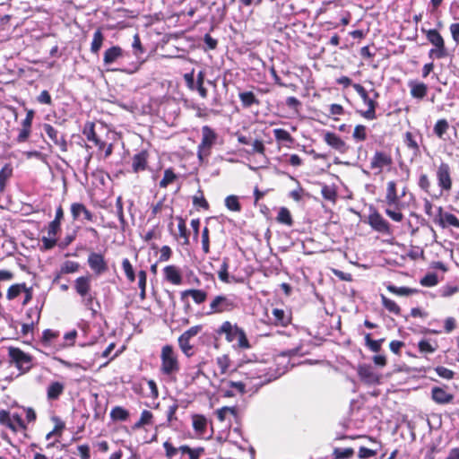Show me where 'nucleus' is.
Returning <instances> with one entry per match:
<instances>
[{
	"mask_svg": "<svg viewBox=\"0 0 459 459\" xmlns=\"http://www.w3.org/2000/svg\"><path fill=\"white\" fill-rule=\"evenodd\" d=\"M179 370L178 353L171 345H164L160 351V373L169 378H175Z\"/></svg>",
	"mask_w": 459,
	"mask_h": 459,
	"instance_id": "obj_1",
	"label": "nucleus"
},
{
	"mask_svg": "<svg viewBox=\"0 0 459 459\" xmlns=\"http://www.w3.org/2000/svg\"><path fill=\"white\" fill-rule=\"evenodd\" d=\"M218 333L224 334L229 342H237L234 345L236 348L243 350L250 348L245 331L236 324H231L230 321L223 322L218 330Z\"/></svg>",
	"mask_w": 459,
	"mask_h": 459,
	"instance_id": "obj_2",
	"label": "nucleus"
},
{
	"mask_svg": "<svg viewBox=\"0 0 459 459\" xmlns=\"http://www.w3.org/2000/svg\"><path fill=\"white\" fill-rule=\"evenodd\" d=\"M240 373L246 377L247 380H257L253 386H262L273 379L267 372L266 365L263 362L249 363L242 367Z\"/></svg>",
	"mask_w": 459,
	"mask_h": 459,
	"instance_id": "obj_3",
	"label": "nucleus"
},
{
	"mask_svg": "<svg viewBox=\"0 0 459 459\" xmlns=\"http://www.w3.org/2000/svg\"><path fill=\"white\" fill-rule=\"evenodd\" d=\"M236 298L232 295H217L210 303V310L207 315L231 312L237 307Z\"/></svg>",
	"mask_w": 459,
	"mask_h": 459,
	"instance_id": "obj_4",
	"label": "nucleus"
},
{
	"mask_svg": "<svg viewBox=\"0 0 459 459\" xmlns=\"http://www.w3.org/2000/svg\"><path fill=\"white\" fill-rule=\"evenodd\" d=\"M423 31L426 33L427 39L434 46L429 50V57L441 59L447 56L445 47V41L441 34L437 30H428Z\"/></svg>",
	"mask_w": 459,
	"mask_h": 459,
	"instance_id": "obj_5",
	"label": "nucleus"
},
{
	"mask_svg": "<svg viewBox=\"0 0 459 459\" xmlns=\"http://www.w3.org/2000/svg\"><path fill=\"white\" fill-rule=\"evenodd\" d=\"M8 356L10 362L14 364L22 374L28 372L32 367L31 357L19 348L10 347Z\"/></svg>",
	"mask_w": 459,
	"mask_h": 459,
	"instance_id": "obj_6",
	"label": "nucleus"
},
{
	"mask_svg": "<svg viewBox=\"0 0 459 459\" xmlns=\"http://www.w3.org/2000/svg\"><path fill=\"white\" fill-rule=\"evenodd\" d=\"M247 385V383L242 381L222 379L220 385V392L224 397H234L237 394H245Z\"/></svg>",
	"mask_w": 459,
	"mask_h": 459,
	"instance_id": "obj_7",
	"label": "nucleus"
},
{
	"mask_svg": "<svg viewBox=\"0 0 459 459\" xmlns=\"http://www.w3.org/2000/svg\"><path fill=\"white\" fill-rule=\"evenodd\" d=\"M437 180L438 186L446 192L452 188L451 169L447 163L442 162L437 169Z\"/></svg>",
	"mask_w": 459,
	"mask_h": 459,
	"instance_id": "obj_8",
	"label": "nucleus"
},
{
	"mask_svg": "<svg viewBox=\"0 0 459 459\" xmlns=\"http://www.w3.org/2000/svg\"><path fill=\"white\" fill-rule=\"evenodd\" d=\"M392 157L384 152H376L370 160V169L375 171V175L380 174L384 168L392 164Z\"/></svg>",
	"mask_w": 459,
	"mask_h": 459,
	"instance_id": "obj_9",
	"label": "nucleus"
},
{
	"mask_svg": "<svg viewBox=\"0 0 459 459\" xmlns=\"http://www.w3.org/2000/svg\"><path fill=\"white\" fill-rule=\"evenodd\" d=\"M216 139L217 134L210 126H204L202 127V141L198 145V156L200 159H202V153L205 150L209 151L211 149Z\"/></svg>",
	"mask_w": 459,
	"mask_h": 459,
	"instance_id": "obj_10",
	"label": "nucleus"
},
{
	"mask_svg": "<svg viewBox=\"0 0 459 459\" xmlns=\"http://www.w3.org/2000/svg\"><path fill=\"white\" fill-rule=\"evenodd\" d=\"M0 423L8 427L13 431H17L19 429H26V426L20 415H10L8 411L4 410L0 411Z\"/></svg>",
	"mask_w": 459,
	"mask_h": 459,
	"instance_id": "obj_11",
	"label": "nucleus"
},
{
	"mask_svg": "<svg viewBox=\"0 0 459 459\" xmlns=\"http://www.w3.org/2000/svg\"><path fill=\"white\" fill-rule=\"evenodd\" d=\"M435 221L443 229L452 227L459 230V219L453 213L444 212L442 207H438Z\"/></svg>",
	"mask_w": 459,
	"mask_h": 459,
	"instance_id": "obj_12",
	"label": "nucleus"
},
{
	"mask_svg": "<svg viewBox=\"0 0 459 459\" xmlns=\"http://www.w3.org/2000/svg\"><path fill=\"white\" fill-rule=\"evenodd\" d=\"M88 264L96 275H100L108 271V264L103 255L92 252L88 256Z\"/></svg>",
	"mask_w": 459,
	"mask_h": 459,
	"instance_id": "obj_13",
	"label": "nucleus"
},
{
	"mask_svg": "<svg viewBox=\"0 0 459 459\" xmlns=\"http://www.w3.org/2000/svg\"><path fill=\"white\" fill-rule=\"evenodd\" d=\"M405 191L403 190L402 195L399 196L396 190V183L394 181H389L386 185L385 203L390 207L399 209L400 198L404 196Z\"/></svg>",
	"mask_w": 459,
	"mask_h": 459,
	"instance_id": "obj_14",
	"label": "nucleus"
},
{
	"mask_svg": "<svg viewBox=\"0 0 459 459\" xmlns=\"http://www.w3.org/2000/svg\"><path fill=\"white\" fill-rule=\"evenodd\" d=\"M324 141L340 153H345L348 149L345 142L335 133H325Z\"/></svg>",
	"mask_w": 459,
	"mask_h": 459,
	"instance_id": "obj_15",
	"label": "nucleus"
},
{
	"mask_svg": "<svg viewBox=\"0 0 459 459\" xmlns=\"http://www.w3.org/2000/svg\"><path fill=\"white\" fill-rule=\"evenodd\" d=\"M368 224L378 232L387 233L389 231L388 222L376 211L369 214Z\"/></svg>",
	"mask_w": 459,
	"mask_h": 459,
	"instance_id": "obj_16",
	"label": "nucleus"
},
{
	"mask_svg": "<svg viewBox=\"0 0 459 459\" xmlns=\"http://www.w3.org/2000/svg\"><path fill=\"white\" fill-rule=\"evenodd\" d=\"M372 92L373 98L370 97L366 100V101H363L368 108L364 111H360V115L368 120H374L377 118L376 108L377 106V102L376 100L378 98V93L376 91H372Z\"/></svg>",
	"mask_w": 459,
	"mask_h": 459,
	"instance_id": "obj_17",
	"label": "nucleus"
},
{
	"mask_svg": "<svg viewBox=\"0 0 459 459\" xmlns=\"http://www.w3.org/2000/svg\"><path fill=\"white\" fill-rule=\"evenodd\" d=\"M163 274L165 280L173 285H180L182 283L181 272L175 265H167L164 267Z\"/></svg>",
	"mask_w": 459,
	"mask_h": 459,
	"instance_id": "obj_18",
	"label": "nucleus"
},
{
	"mask_svg": "<svg viewBox=\"0 0 459 459\" xmlns=\"http://www.w3.org/2000/svg\"><path fill=\"white\" fill-rule=\"evenodd\" d=\"M71 213L74 220H80L82 216L83 219L92 221L93 214L81 203H74L71 205Z\"/></svg>",
	"mask_w": 459,
	"mask_h": 459,
	"instance_id": "obj_19",
	"label": "nucleus"
},
{
	"mask_svg": "<svg viewBox=\"0 0 459 459\" xmlns=\"http://www.w3.org/2000/svg\"><path fill=\"white\" fill-rule=\"evenodd\" d=\"M358 373L360 379L367 384H377L379 382L378 375L370 366H360Z\"/></svg>",
	"mask_w": 459,
	"mask_h": 459,
	"instance_id": "obj_20",
	"label": "nucleus"
},
{
	"mask_svg": "<svg viewBox=\"0 0 459 459\" xmlns=\"http://www.w3.org/2000/svg\"><path fill=\"white\" fill-rule=\"evenodd\" d=\"M90 276H81L74 281V289L80 296H87L91 292V282Z\"/></svg>",
	"mask_w": 459,
	"mask_h": 459,
	"instance_id": "obj_21",
	"label": "nucleus"
},
{
	"mask_svg": "<svg viewBox=\"0 0 459 459\" xmlns=\"http://www.w3.org/2000/svg\"><path fill=\"white\" fill-rule=\"evenodd\" d=\"M122 56H124L123 49L119 46H113L104 52L103 63L105 65H109Z\"/></svg>",
	"mask_w": 459,
	"mask_h": 459,
	"instance_id": "obj_22",
	"label": "nucleus"
},
{
	"mask_svg": "<svg viewBox=\"0 0 459 459\" xmlns=\"http://www.w3.org/2000/svg\"><path fill=\"white\" fill-rule=\"evenodd\" d=\"M147 160H148V153L146 151H142L139 153H136L133 157L132 161V169L134 173H138L140 171H143L147 167Z\"/></svg>",
	"mask_w": 459,
	"mask_h": 459,
	"instance_id": "obj_23",
	"label": "nucleus"
},
{
	"mask_svg": "<svg viewBox=\"0 0 459 459\" xmlns=\"http://www.w3.org/2000/svg\"><path fill=\"white\" fill-rule=\"evenodd\" d=\"M65 385L55 381L48 385L47 388V397L48 400H56L64 392Z\"/></svg>",
	"mask_w": 459,
	"mask_h": 459,
	"instance_id": "obj_24",
	"label": "nucleus"
},
{
	"mask_svg": "<svg viewBox=\"0 0 459 459\" xmlns=\"http://www.w3.org/2000/svg\"><path fill=\"white\" fill-rule=\"evenodd\" d=\"M408 85L411 89V94L413 98L423 99L427 94L428 88L427 85L423 82L410 81Z\"/></svg>",
	"mask_w": 459,
	"mask_h": 459,
	"instance_id": "obj_25",
	"label": "nucleus"
},
{
	"mask_svg": "<svg viewBox=\"0 0 459 459\" xmlns=\"http://www.w3.org/2000/svg\"><path fill=\"white\" fill-rule=\"evenodd\" d=\"M191 296L196 304H202L206 300L207 293L203 290L190 289L181 292V298Z\"/></svg>",
	"mask_w": 459,
	"mask_h": 459,
	"instance_id": "obj_26",
	"label": "nucleus"
},
{
	"mask_svg": "<svg viewBox=\"0 0 459 459\" xmlns=\"http://www.w3.org/2000/svg\"><path fill=\"white\" fill-rule=\"evenodd\" d=\"M432 399L437 403L445 404L452 401L453 395L440 387H434L432 389Z\"/></svg>",
	"mask_w": 459,
	"mask_h": 459,
	"instance_id": "obj_27",
	"label": "nucleus"
},
{
	"mask_svg": "<svg viewBox=\"0 0 459 459\" xmlns=\"http://www.w3.org/2000/svg\"><path fill=\"white\" fill-rule=\"evenodd\" d=\"M13 167L11 164H5L0 170V194L5 190L8 180L13 176Z\"/></svg>",
	"mask_w": 459,
	"mask_h": 459,
	"instance_id": "obj_28",
	"label": "nucleus"
},
{
	"mask_svg": "<svg viewBox=\"0 0 459 459\" xmlns=\"http://www.w3.org/2000/svg\"><path fill=\"white\" fill-rule=\"evenodd\" d=\"M153 414L151 411L143 410L140 419L134 424L133 429H140L145 426L152 424Z\"/></svg>",
	"mask_w": 459,
	"mask_h": 459,
	"instance_id": "obj_29",
	"label": "nucleus"
},
{
	"mask_svg": "<svg viewBox=\"0 0 459 459\" xmlns=\"http://www.w3.org/2000/svg\"><path fill=\"white\" fill-rule=\"evenodd\" d=\"M273 321L276 325H287L290 322V317L286 315L284 310L280 308L273 309Z\"/></svg>",
	"mask_w": 459,
	"mask_h": 459,
	"instance_id": "obj_30",
	"label": "nucleus"
},
{
	"mask_svg": "<svg viewBox=\"0 0 459 459\" xmlns=\"http://www.w3.org/2000/svg\"><path fill=\"white\" fill-rule=\"evenodd\" d=\"M193 428L200 435L204 434L207 428V420L203 415L193 416Z\"/></svg>",
	"mask_w": 459,
	"mask_h": 459,
	"instance_id": "obj_31",
	"label": "nucleus"
},
{
	"mask_svg": "<svg viewBox=\"0 0 459 459\" xmlns=\"http://www.w3.org/2000/svg\"><path fill=\"white\" fill-rule=\"evenodd\" d=\"M103 41H104V35H103L101 30L98 29L93 34V39H92V41L91 44V51L93 54H97L100 51V49L101 48Z\"/></svg>",
	"mask_w": 459,
	"mask_h": 459,
	"instance_id": "obj_32",
	"label": "nucleus"
},
{
	"mask_svg": "<svg viewBox=\"0 0 459 459\" xmlns=\"http://www.w3.org/2000/svg\"><path fill=\"white\" fill-rule=\"evenodd\" d=\"M190 341L191 339L183 335H180L178 340L181 351L188 358L194 354L193 345L190 343Z\"/></svg>",
	"mask_w": 459,
	"mask_h": 459,
	"instance_id": "obj_33",
	"label": "nucleus"
},
{
	"mask_svg": "<svg viewBox=\"0 0 459 459\" xmlns=\"http://www.w3.org/2000/svg\"><path fill=\"white\" fill-rule=\"evenodd\" d=\"M238 97L245 108H249L253 104H258V100L252 91L240 92Z\"/></svg>",
	"mask_w": 459,
	"mask_h": 459,
	"instance_id": "obj_34",
	"label": "nucleus"
},
{
	"mask_svg": "<svg viewBox=\"0 0 459 459\" xmlns=\"http://www.w3.org/2000/svg\"><path fill=\"white\" fill-rule=\"evenodd\" d=\"M23 290H25V283L13 284L7 290L6 299L8 300H13L21 295Z\"/></svg>",
	"mask_w": 459,
	"mask_h": 459,
	"instance_id": "obj_35",
	"label": "nucleus"
},
{
	"mask_svg": "<svg viewBox=\"0 0 459 459\" xmlns=\"http://www.w3.org/2000/svg\"><path fill=\"white\" fill-rule=\"evenodd\" d=\"M110 417L113 420H126L129 417L127 410L120 406L114 407L110 411Z\"/></svg>",
	"mask_w": 459,
	"mask_h": 459,
	"instance_id": "obj_36",
	"label": "nucleus"
},
{
	"mask_svg": "<svg viewBox=\"0 0 459 459\" xmlns=\"http://www.w3.org/2000/svg\"><path fill=\"white\" fill-rule=\"evenodd\" d=\"M381 300L383 307L388 310L390 313L394 315H399L401 312L400 307L392 299L386 298L385 295L381 294Z\"/></svg>",
	"mask_w": 459,
	"mask_h": 459,
	"instance_id": "obj_37",
	"label": "nucleus"
},
{
	"mask_svg": "<svg viewBox=\"0 0 459 459\" xmlns=\"http://www.w3.org/2000/svg\"><path fill=\"white\" fill-rule=\"evenodd\" d=\"M449 124L446 119H439L434 126V134L440 139H443L444 134L447 132Z\"/></svg>",
	"mask_w": 459,
	"mask_h": 459,
	"instance_id": "obj_38",
	"label": "nucleus"
},
{
	"mask_svg": "<svg viewBox=\"0 0 459 459\" xmlns=\"http://www.w3.org/2000/svg\"><path fill=\"white\" fill-rule=\"evenodd\" d=\"M216 365L221 374H226L230 367V359L228 355H222L216 359Z\"/></svg>",
	"mask_w": 459,
	"mask_h": 459,
	"instance_id": "obj_39",
	"label": "nucleus"
},
{
	"mask_svg": "<svg viewBox=\"0 0 459 459\" xmlns=\"http://www.w3.org/2000/svg\"><path fill=\"white\" fill-rule=\"evenodd\" d=\"M225 206L232 212H240L241 205L237 195H229L225 198Z\"/></svg>",
	"mask_w": 459,
	"mask_h": 459,
	"instance_id": "obj_40",
	"label": "nucleus"
},
{
	"mask_svg": "<svg viewBox=\"0 0 459 459\" xmlns=\"http://www.w3.org/2000/svg\"><path fill=\"white\" fill-rule=\"evenodd\" d=\"M277 221L288 226H290L292 224L291 215L287 208L281 207L277 215Z\"/></svg>",
	"mask_w": 459,
	"mask_h": 459,
	"instance_id": "obj_41",
	"label": "nucleus"
},
{
	"mask_svg": "<svg viewBox=\"0 0 459 459\" xmlns=\"http://www.w3.org/2000/svg\"><path fill=\"white\" fill-rule=\"evenodd\" d=\"M178 233H179V237L182 238L184 240L183 245H189V236L187 233L186 221L181 217L178 218Z\"/></svg>",
	"mask_w": 459,
	"mask_h": 459,
	"instance_id": "obj_42",
	"label": "nucleus"
},
{
	"mask_svg": "<svg viewBox=\"0 0 459 459\" xmlns=\"http://www.w3.org/2000/svg\"><path fill=\"white\" fill-rule=\"evenodd\" d=\"M177 178L176 174L171 169H168L164 171L163 178L160 181V186L166 188L169 184L173 183Z\"/></svg>",
	"mask_w": 459,
	"mask_h": 459,
	"instance_id": "obj_43",
	"label": "nucleus"
},
{
	"mask_svg": "<svg viewBox=\"0 0 459 459\" xmlns=\"http://www.w3.org/2000/svg\"><path fill=\"white\" fill-rule=\"evenodd\" d=\"M273 135L275 139L279 142H290L291 143L293 141L290 134L282 128H275L273 130Z\"/></svg>",
	"mask_w": 459,
	"mask_h": 459,
	"instance_id": "obj_44",
	"label": "nucleus"
},
{
	"mask_svg": "<svg viewBox=\"0 0 459 459\" xmlns=\"http://www.w3.org/2000/svg\"><path fill=\"white\" fill-rule=\"evenodd\" d=\"M352 137L357 142H362L367 139V127L363 125H358L355 126Z\"/></svg>",
	"mask_w": 459,
	"mask_h": 459,
	"instance_id": "obj_45",
	"label": "nucleus"
},
{
	"mask_svg": "<svg viewBox=\"0 0 459 459\" xmlns=\"http://www.w3.org/2000/svg\"><path fill=\"white\" fill-rule=\"evenodd\" d=\"M122 267H123V270L125 272V274H126L127 280L131 282L134 281L135 274H134L133 266L127 258H125L122 261Z\"/></svg>",
	"mask_w": 459,
	"mask_h": 459,
	"instance_id": "obj_46",
	"label": "nucleus"
},
{
	"mask_svg": "<svg viewBox=\"0 0 459 459\" xmlns=\"http://www.w3.org/2000/svg\"><path fill=\"white\" fill-rule=\"evenodd\" d=\"M419 350L421 353H434L437 345H432L428 340H421L418 343Z\"/></svg>",
	"mask_w": 459,
	"mask_h": 459,
	"instance_id": "obj_47",
	"label": "nucleus"
},
{
	"mask_svg": "<svg viewBox=\"0 0 459 459\" xmlns=\"http://www.w3.org/2000/svg\"><path fill=\"white\" fill-rule=\"evenodd\" d=\"M404 143L409 149L413 151L414 154H417L419 152L420 148L418 143L416 142L411 132H407L405 134Z\"/></svg>",
	"mask_w": 459,
	"mask_h": 459,
	"instance_id": "obj_48",
	"label": "nucleus"
},
{
	"mask_svg": "<svg viewBox=\"0 0 459 459\" xmlns=\"http://www.w3.org/2000/svg\"><path fill=\"white\" fill-rule=\"evenodd\" d=\"M387 290L399 296H408L414 292L412 289L407 287H396L394 285H388Z\"/></svg>",
	"mask_w": 459,
	"mask_h": 459,
	"instance_id": "obj_49",
	"label": "nucleus"
},
{
	"mask_svg": "<svg viewBox=\"0 0 459 459\" xmlns=\"http://www.w3.org/2000/svg\"><path fill=\"white\" fill-rule=\"evenodd\" d=\"M79 264L75 261H65L61 266L62 273H73L79 270Z\"/></svg>",
	"mask_w": 459,
	"mask_h": 459,
	"instance_id": "obj_50",
	"label": "nucleus"
},
{
	"mask_svg": "<svg viewBox=\"0 0 459 459\" xmlns=\"http://www.w3.org/2000/svg\"><path fill=\"white\" fill-rule=\"evenodd\" d=\"M132 48H133L134 55L135 56L136 58H140V56L144 53V49L142 46L140 37L138 34H134V36Z\"/></svg>",
	"mask_w": 459,
	"mask_h": 459,
	"instance_id": "obj_51",
	"label": "nucleus"
},
{
	"mask_svg": "<svg viewBox=\"0 0 459 459\" xmlns=\"http://www.w3.org/2000/svg\"><path fill=\"white\" fill-rule=\"evenodd\" d=\"M228 269H229L228 259L225 258L222 262L220 271L218 272L219 279L225 283L230 282V276L228 273Z\"/></svg>",
	"mask_w": 459,
	"mask_h": 459,
	"instance_id": "obj_52",
	"label": "nucleus"
},
{
	"mask_svg": "<svg viewBox=\"0 0 459 459\" xmlns=\"http://www.w3.org/2000/svg\"><path fill=\"white\" fill-rule=\"evenodd\" d=\"M216 414H217V418L220 421H224V420H226L228 415H230V414L235 415L236 410L234 407L225 406V407L219 409L217 411Z\"/></svg>",
	"mask_w": 459,
	"mask_h": 459,
	"instance_id": "obj_53",
	"label": "nucleus"
},
{
	"mask_svg": "<svg viewBox=\"0 0 459 459\" xmlns=\"http://www.w3.org/2000/svg\"><path fill=\"white\" fill-rule=\"evenodd\" d=\"M437 282V276L435 273H428L420 280V284L426 287L436 286Z\"/></svg>",
	"mask_w": 459,
	"mask_h": 459,
	"instance_id": "obj_54",
	"label": "nucleus"
},
{
	"mask_svg": "<svg viewBox=\"0 0 459 459\" xmlns=\"http://www.w3.org/2000/svg\"><path fill=\"white\" fill-rule=\"evenodd\" d=\"M435 371L438 377L447 380L452 379L455 375L454 371L442 366L437 367L435 368Z\"/></svg>",
	"mask_w": 459,
	"mask_h": 459,
	"instance_id": "obj_55",
	"label": "nucleus"
},
{
	"mask_svg": "<svg viewBox=\"0 0 459 459\" xmlns=\"http://www.w3.org/2000/svg\"><path fill=\"white\" fill-rule=\"evenodd\" d=\"M202 248L204 254L210 252L209 230L207 227H205L202 232Z\"/></svg>",
	"mask_w": 459,
	"mask_h": 459,
	"instance_id": "obj_56",
	"label": "nucleus"
},
{
	"mask_svg": "<svg viewBox=\"0 0 459 459\" xmlns=\"http://www.w3.org/2000/svg\"><path fill=\"white\" fill-rule=\"evenodd\" d=\"M333 455L338 459L349 458L353 455L351 448H335Z\"/></svg>",
	"mask_w": 459,
	"mask_h": 459,
	"instance_id": "obj_57",
	"label": "nucleus"
},
{
	"mask_svg": "<svg viewBox=\"0 0 459 459\" xmlns=\"http://www.w3.org/2000/svg\"><path fill=\"white\" fill-rule=\"evenodd\" d=\"M58 336V333L50 329H47L43 332L42 342L45 345L50 343V342Z\"/></svg>",
	"mask_w": 459,
	"mask_h": 459,
	"instance_id": "obj_58",
	"label": "nucleus"
},
{
	"mask_svg": "<svg viewBox=\"0 0 459 459\" xmlns=\"http://www.w3.org/2000/svg\"><path fill=\"white\" fill-rule=\"evenodd\" d=\"M43 248L48 250L53 248L56 244V238L50 237L49 235L44 236L41 238Z\"/></svg>",
	"mask_w": 459,
	"mask_h": 459,
	"instance_id": "obj_59",
	"label": "nucleus"
},
{
	"mask_svg": "<svg viewBox=\"0 0 459 459\" xmlns=\"http://www.w3.org/2000/svg\"><path fill=\"white\" fill-rule=\"evenodd\" d=\"M44 131L46 134L53 141L55 142L60 135L56 129H55L51 125L45 124L44 125Z\"/></svg>",
	"mask_w": 459,
	"mask_h": 459,
	"instance_id": "obj_60",
	"label": "nucleus"
},
{
	"mask_svg": "<svg viewBox=\"0 0 459 459\" xmlns=\"http://www.w3.org/2000/svg\"><path fill=\"white\" fill-rule=\"evenodd\" d=\"M458 291H459V288L457 286H451V285L444 286L440 290L441 296L445 297V298L450 297Z\"/></svg>",
	"mask_w": 459,
	"mask_h": 459,
	"instance_id": "obj_61",
	"label": "nucleus"
},
{
	"mask_svg": "<svg viewBox=\"0 0 459 459\" xmlns=\"http://www.w3.org/2000/svg\"><path fill=\"white\" fill-rule=\"evenodd\" d=\"M76 337H77V332L75 330H72V331L66 333L64 335L65 344L63 346L74 345Z\"/></svg>",
	"mask_w": 459,
	"mask_h": 459,
	"instance_id": "obj_62",
	"label": "nucleus"
},
{
	"mask_svg": "<svg viewBox=\"0 0 459 459\" xmlns=\"http://www.w3.org/2000/svg\"><path fill=\"white\" fill-rule=\"evenodd\" d=\"M418 185L422 190H424L425 192H429L430 187V181L429 179V177L426 174H421L420 176Z\"/></svg>",
	"mask_w": 459,
	"mask_h": 459,
	"instance_id": "obj_63",
	"label": "nucleus"
},
{
	"mask_svg": "<svg viewBox=\"0 0 459 459\" xmlns=\"http://www.w3.org/2000/svg\"><path fill=\"white\" fill-rule=\"evenodd\" d=\"M449 30H450V32L452 35V39H454L455 42H456L458 44L459 43V22L452 23L449 27Z\"/></svg>",
	"mask_w": 459,
	"mask_h": 459,
	"instance_id": "obj_64",
	"label": "nucleus"
}]
</instances>
